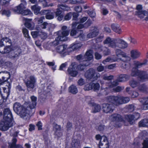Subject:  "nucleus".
<instances>
[{
    "mask_svg": "<svg viewBox=\"0 0 148 148\" xmlns=\"http://www.w3.org/2000/svg\"><path fill=\"white\" fill-rule=\"evenodd\" d=\"M58 8H60L61 9H62L64 11H68L70 10V8L68 6L65 5H58Z\"/></svg>",
    "mask_w": 148,
    "mask_h": 148,
    "instance_id": "c03bdc74",
    "label": "nucleus"
},
{
    "mask_svg": "<svg viewBox=\"0 0 148 148\" xmlns=\"http://www.w3.org/2000/svg\"><path fill=\"white\" fill-rule=\"evenodd\" d=\"M130 77V76L127 75L121 74L119 76L117 79L119 82H123L128 80Z\"/></svg>",
    "mask_w": 148,
    "mask_h": 148,
    "instance_id": "a878e982",
    "label": "nucleus"
},
{
    "mask_svg": "<svg viewBox=\"0 0 148 148\" xmlns=\"http://www.w3.org/2000/svg\"><path fill=\"white\" fill-rule=\"evenodd\" d=\"M84 57L85 60L81 61L80 63L86 67L90 65L89 61L91 60L93 58L92 51L91 50L87 51L84 55Z\"/></svg>",
    "mask_w": 148,
    "mask_h": 148,
    "instance_id": "0eeeda50",
    "label": "nucleus"
},
{
    "mask_svg": "<svg viewBox=\"0 0 148 148\" xmlns=\"http://www.w3.org/2000/svg\"><path fill=\"white\" fill-rule=\"evenodd\" d=\"M99 147L104 145V148H108L109 147L108 143L107 138L105 137H103V140L102 141L101 140L99 144Z\"/></svg>",
    "mask_w": 148,
    "mask_h": 148,
    "instance_id": "c85d7f7f",
    "label": "nucleus"
},
{
    "mask_svg": "<svg viewBox=\"0 0 148 148\" xmlns=\"http://www.w3.org/2000/svg\"><path fill=\"white\" fill-rule=\"evenodd\" d=\"M67 48L66 45H63L58 46L56 49L57 51L60 54H63L66 52Z\"/></svg>",
    "mask_w": 148,
    "mask_h": 148,
    "instance_id": "4be33fe9",
    "label": "nucleus"
},
{
    "mask_svg": "<svg viewBox=\"0 0 148 148\" xmlns=\"http://www.w3.org/2000/svg\"><path fill=\"white\" fill-rule=\"evenodd\" d=\"M135 15L141 18H143L147 14V13L146 11L142 10V6L141 5H137Z\"/></svg>",
    "mask_w": 148,
    "mask_h": 148,
    "instance_id": "9d476101",
    "label": "nucleus"
},
{
    "mask_svg": "<svg viewBox=\"0 0 148 148\" xmlns=\"http://www.w3.org/2000/svg\"><path fill=\"white\" fill-rule=\"evenodd\" d=\"M86 101L88 103V104L92 105L94 103L92 101V99L90 97L88 96L86 97Z\"/></svg>",
    "mask_w": 148,
    "mask_h": 148,
    "instance_id": "0e129e2a",
    "label": "nucleus"
},
{
    "mask_svg": "<svg viewBox=\"0 0 148 148\" xmlns=\"http://www.w3.org/2000/svg\"><path fill=\"white\" fill-rule=\"evenodd\" d=\"M104 44H107L109 47L113 48L118 47L124 49L127 47V44L124 40L120 38H111L107 37L103 41Z\"/></svg>",
    "mask_w": 148,
    "mask_h": 148,
    "instance_id": "f03ea898",
    "label": "nucleus"
},
{
    "mask_svg": "<svg viewBox=\"0 0 148 148\" xmlns=\"http://www.w3.org/2000/svg\"><path fill=\"white\" fill-rule=\"evenodd\" d=\"M77 65V63L76 62H73L68 69V73L72 77H76L78 74L77 71L74 70Z\"/></svg>",
    "mask_w": 148,
    "mask_h": 148,
    "instance_id": "ddd939ff",
    "label": "nucleus"
},
{
    "mask_svg": "<svg viewBox=\"0 0 148 148\" xmlns=\"http://www.w3.org/2000/svg\"><path fill=\"white\" fill-rule=\"evenodd\" d=\"M19 132L18 131H15L14 129H11L10 131V135L14 137H17Z\"/></svg>",
    "mask_w": 148,
    "mask_h": 148,
    "instance_id": "8fccbe9b",
    "label": "nucleus"
},
{
    "mask_svg": "<svg viewBox=\"0 0 148 148\" xmlns=\"http://www.w3.org/2000/svg\"><path fill=\"white\" fill-rule=\"evenodd\" d=\"M69 91L73 94H75L78 92L77 88L75 85H72L69 87Z\"/></svg>",
    "mask_w": 148,
    "mask_h": 148,
    "instance_id": "473e14b6",
    "label": "nucleus"
},
{
    "mask_svg": "<svg viewBox=\"0 0 148 148\" xmlns=\"http://www.w3.org/2000/svg\"><path fill=\"white\" fill-rule=\"evenodd\" d=\"M109 119L112 121L116 122V123L114 126L116 127H120L122 124L125 122L123 117L119 114L116 113L112 114L110 116Z\"/></svg>",
    "mask_w": 148,
    "mask_h": 148,
    "instance_id": "39448f33",
    "label": "nucleus"
},
{
    "mask_svg": "<svg viewBox=\"0 0 148 148\" xmlns=\"http://www.w3.org/2000/svg\"><path fill=\"white\" fill-rule=\"evenodd\" d=\"M101 50L102 51L103 53L104 56H108L110 53V51L108 48L102 47H101Z\"/></svg>",
    "mask_w": 148,
    "mask_h": 148,
    "instance_id": "f704fd0d",
    "label": "nucleus"
},
{
    "mask_svg": "<svg viewBox=\"0 0 148 148\" xmlns=\"http://www.w3.org/2000/svg\"><path fill=\"white\" fill-rule=\"evenodd\" d=\"M23 20L25 21L24 24L27 28L30 30H32L34 28L35 24L32 21L31 19H28L26 18H23Z\"/></svg>",
    "mask_w": 148,
    "mask_h": 148,
    "instance_id": "dca6fc26",
    "label": "nucleus"
},
{
    "mask_svg": "<svg viewBox=\"0 0 148 148\" xmlns=\"http://www.w3.org/2000/svg\"><path fill=\"white\" fill-rule=\"evenodd\" d=\"M118 82L119 81H118L117 79L112 82L110 86V87L113 88L118 85L119 84Z\"/></svg>",
    "mask_w": 148,
    "mask_h": 148,
    "instance_id": "338daca9",
    "label": "nucleus"
},
{
    "mask_svg": "<svg viewBox=\"0 0 148 148\" xmlns=\"http://www.w3.org/2000/svg\"><path fill=\"white\" fill-rule=\"evenodd\" d=\"M101 8L102 10V13L103 15H105L108 13V11L106 8L103 6H101Z\"/></svg>",
    "mask_w": 148,
    "mask_h": 148,
    "instance_id": "4d7b16f0",
    "label": "nucleus"
},
{
    "mask_svg": "<svg viewBox=\"0 0 148 148\" xmlns=\"http://www.w3.org/2000/svg\"><path fill=\"white\" fill-rule=\"evenodd\" d=\"M36 79L33 75L29 77L25 83L27 87V90L29 91L32 90L35 86Z\"/></svg>",
    "mask_w": 148,
    "mask_h": 148,
    "instance_id": "423d86ee",
    "label": "nucleus"
},
{
    "mask_svg": "<svg viewBox=\"0 0 148 148\" xmlns=\"http://www.w3.org/2000/svg\"><path fill=\"white\" fill-rule=\"evenodd\" d=\"M92 106H93L92 111V112L95 113L100 111L101 107L99 105L94 103Z\"/></svg>",
    "mask_w": 148,
    "mask_h": 148,
    "instance_id": "c9c22d12",
    "label": "nucleus"
},
{
    "mask_svg": "<svg viewBox=\"0 0 148 148\" xmlns=\"http://www.w3.org/2000/svg\"><path fill=\"white\" fill-rule=\"evenodd\" d=\"M130 85L134 88L138 86L139 85V82L134 80H132L129 82Z\"/></svg>",
    "mask_w": 148,
    "mask_h": 148,
    "instance_id": "79ce46f5",
    "label": "nucleus"
},
{
    "mask_svg": "<svg viewBox=\"0 0 148 148\" xmlns=\"http://www.w3.org/2000/svg\"><path fill=\"white\" fill-rule=\"evenodd\" d=\"M134 64L135 66V68L136 69L140 68L142 67V66L145 64L144 63H140L138 62H135Z\"/></svg>",
    "mask_w": 148,
    "mask_h": 148,
    "instance_id": "5fc2aeb1",
    "label": "nucleus"
},
{
    "mask_svg": "<svg viewBox=\"0 0 148 148\" xmlns=\"http://www.w3.org/2000/svg\"><path fill=\"white\" fill-rule=\"evenodd\" d=\"M82 45L80 43H77L75 42L71 47L72 49L74 50H76L80 48Z\"/></svg>",
    "mask_w": 148,
    "mask_h": 148,
    "instance_id": "a18cd8bd",
    "label": "nucleus"
},
{
    "mask_svg": "<svg viewBox=\"0 0 148 148\" xmlns=\"http://www.w3.org/2000/svg\"><path fill=\"white\" fill-rule=\"evenodd\" d=\"M10 77L9 72L6 71L0 72V84L6 82Z\"/></svg>",
    "mask_w": 148,
    "mask_h": 148,
    "instance_id": "4468645a",
    "label": "nucleus"
},
{
    "mask_svg": "<svg viewBox=\"0 0 148 148\" xmlns=\"http://www.w3.org/2000/svg\"><path fill=\"white\" fill-rule=\"evenodd\" d=\"M17 141V139L15 138H14L12 140V143L9 145V148H23L20 145L16 144Z\"/></svg>",
    "mask_w": 148,
    "mask_h": 148,
    "instance_id": "b1692460",
    "label": "nucleus"
},
{
    "mask_svg": "<svg viewBox=\"0 0 148 148\" xmlns=\"http://www.w3.org/2000/svg\"><path fill=\"white\" fill-rule=\"evenodd\" d=\"M46 19H51L54 18L53 14V12H51V11L49 12L45 16Z\"/></svg>",
    "mask_w": 148,
    "mask_h": 148,
    "instance_id": "6e6d98bb",
    "label": "nucleus"
},
{
    "mask_svg": "<svg viewBox=\"0 0 148 148\" xmlns=\"http://www.w3.org/2000/svg\"><path fill=\"white\" fill-rule=\"evenodd\" d=\"M131 56L133 59H136L138 58L140 54V53L136 50H133L130 52Z\"/></svg>",
    "mask_w": 148,
    "mask_h": 148,
    "instance_id": "393cba45",
    "label": "nucleus"
},
{
    "mask_svg": "<svg viewBox=\"0 0 148 148\" xmlns=\"http://www.w3.org/2000/svg\"><path fill=\"white\" fill-rule=\"evenodd\" d=\"M21 49L18 47L11 51L9 54V57L11 59H17L21 53Z\"/></svg>",
    "mask_w": 148,
    "mask_h": 148,
    "instance_id": "f8f14e48",
    "label": "nucleus"
},
{
    "mask_svg": "<svg viewBox=\"0 0 148 148\" xmlns=\"http://www.w3.org/2000/svg\"><path fill=\"white\" fill-rule=\"evenodd\" d=\"M113 76L112 75L107 76L105 75L103 76V79L105 80H110L113 78Z\"/></svg>",
    "mask_w": 148,
    "mask_h": 148,
    "instance_id": "680f3d73",
    "label": "nucleus"
},
{
    "mask_svg": "<svg viewBox=\"0 0 148 148\" xmlns=\"http://www.w3.org/2000/svg\"><path fill=\"white\" fill-rule=\"evenodd\" d=\"M120 105L128 102L130 100L129 97L120 96Z\"/></svg>",
    "mask_w": 148,
    "mask_h": 148,
    "instance_id": "ea45409f",
    "label": "nucleus"
},
{
    "mask_svg": "<svg viewBox=\"0 0 148 148\" xmlns=\"http://www.w3.org/2000/svg\"><path fill=\"white\" fill-rule=\"evenodd\" d=\"M22 32L25 37L27 38V40L28 41H30V37L29 36L28 31L27 29L25 28H23Z\"/></svg>",
    "mask_w": 148,
    "mask_h": 148,
    "instance_id": "4c0bfd02",
    "label": "nucleus"
},
{
    "mask_svg": "<svg viewBox=\"0 0 148 148\" xmlns=\"http://www.w3.org/2000/svg\"><path fill=\"white\" fill-rule=\"evenodd\" d=\"M92 89L94 91H96L99 90L100 88V85L98 83H92Z\"/></svg>",
    "mask_w": 148,
    "mask_h": 148,
    "instance_id": "09e8293b",
    "label": "nucleus"
},
{
    "mask_svg": "<svg viewBox=\"0 0 148 148\" xmlns=\"http://www.w3.org/2000/svg\"><path fill=\"white\" fill-rule=\"evenodd\" d=\"M120 96H110L107 97V101L114 106L120 105Z\"/></svg>",
    "mask_w": 148,
    "mask_h": 148,
    "instance_id": "1a4fd4ad",
    "label": "nucleus"
},
{
    "mask_svg": "<svg viewBox=\"0 0 148 148\" xmlns=\"http://www.w3.org/2000/svg\"><path fill=\"white\" fill-rule=\"evenodd\" d=\"M140 71L138 70L137 69L135 68L132 69L131 75L133 77H135L138 76V77L139 75V73Z\"/></svg>",
    "mask_w": 148,
    "mask_h": 148,
    "instance_id": "58836bf2",
    "label": "nucleus"
},
{
    "mask_svg": "<svg viewBox=\"0 0 148 148\" xmlns=\"http://www.w3.org/2000/svg\"><path fill=\"white\" fill-rule=\"evenodd\" d=\"M114 108V106L112 104L105 103L102 105L103 111V112L106 113H112Z\"/></svg>",
    "mask_w": 148,
    "mask_h": 148,
    "instance_id": "9b49d317",
    "label": "nucleus"
},
{
    "mask_svg": "<svg viewBox=\"0 0 148 148\" xmlns=\"http://www.w3.org/2000/svg\"><path fill=\"white\" fill-rule=\"evenodd\" d=\"M72 147L77 148L80 145V141L79 140L74 139L71 143Z\"/></svg>",
    "mask_w": 148,
    "mask_h": 148,
    "instance_id": "37998d69",
    "label": "nucleus"
},
{
    "mask_svg": "<svg viewBox=\"0 0 148 148\" xmlns=\"http://www.w3.org/2000/svg\"><path fill=\"white\" fill-rule=\"evenodd\" d=\"M138 124L139 127H148V119L142 120L139 122Z\"/></svg>",
    "mask_w": 148,
    "mask_h": 148,
    "instance_id": "2f4dec72",
    "label": "nucleus"
},
{
    "mask_svg": "<svg viewBox=\"0 0 148 148\" xmlns=\"http://www.w3.org/2000/svg\"><path fill=\"white\" fill-rule=\"evenodd\" d=\"M21 14L23 15H27L32 14V13L31 11L29 10H24L23 9Z\"/></svg>",
    "mask_w": 148,
    "mask_h": 148,
    "instance_id": "864d4df0",
    "label": "nucleus"
},
{
    "mask_svg": "<svg viewBox=\"0 0 148 148\" xmlns=\"http://www.w3.org/2000/svg\"><path fill=\"white\" fill-rule=\"evenodd\" d=\"M139 100L143 106L144 109H148V97L140 98L139 99Z\"/></svg>",
    "mask_w": 148,
    "mask_h": 148,
    "instance_id": "a211bd4d",
    "label": "nucleus"
},
{
    "mask_svg": "<svg viewBox=\"0 0 148 148\" xmlns=\"http://www.w3.org/2000/svg\"><path fill=\"white\" fill-rule=\"evenodd\" d=\"M1 46H7L8 45L11 46L12 45V42L11 40L7 37L3 38L1 39L0 42Z\"/></svg>",
    "mask_w": 148,
    "mask_h": 148,
    "instance_id": "aec40b11",
    "label": "nucleus"
},
{
    "mask_svg": "<svg viewBox=\"0 0 148 148\" xmlns=\"http://www.w3.org/2000/svg\"><path fill=\"white\" fill-rule=\"evenodd\" d=\"M99 29L95 27H91L90 28V32L87 35L88 38H92L96 37L98 34Z\"/></svg>",
    "mask_w": 148,
    "mask_h": 148,
    "instance_id": "2eb2a0df",
    "label": "nucleus"
},
{
    "mask_svg": "<svg viewBox=\"0 0 148 148\" xmlns=\"http://www.w3.org/2000/svg\"><path fill=\"white\" fill-rule=\"evenodd\" d=\"M26 3L24 1L20 3L18 5L15 7L13 9V11L18 14H21L23 9H25V5Z\"/></svg>",
    "mask_w": 148,
    "mask_h": 148,
    "instance_id": "f3484780",
    "label": "nucleus"
},
{
    "mask_svg": "<svg viewBox=\"0 0 148 148\" xmlns=\"http://www.w3.org/2000/svg\"><path fill=\"white\" fill-rule=\"evenodd\" d=\"M69 30L68 29L67 26H63L62 27L61 31L58 32V35L61 37L60 39L62 40H67V36L68 35L69 33Z\"/></svg>",
    "mask_w": 148,
    "mask_h": 148,
    "instance_id": "6e6552de",
    "label": "nucleus"
},
{
    "mask_svg": "<svg viewBox=\"0 0 148 148\" xmlns=\"http://www.w3.org/2000/svg\"><path fill=\"white\" fill-rule=\"evenodd\" d=\"M72 16V13L70 12L64 16V19L66 20H69L70 19Z\"/></svg>",
    "mask_w": 148,
    "mask_h": 148,
    "instance_id": "69168bd1",
    "label": "nucleus"
},
{
    "mask_svg": "<svg viewBox=\"0 0 148 148\" xmlns=\"http://www.w3.org/2000/svg\"><path fill=\"white\" fill-rule=\"evenodd\" d=\"M124 86H117L113 89V90L116 92H119L124 89Z\"/></svg>",
    "mask_w": 148,
    "mask_h": 148,
    "instance_id": "13d9d810",
    "label": "nucleus"
},
{
    "mask_svg": "<svg viewBox=\"0 0 148 148\" xmlns=\"http://www.w3.org/2000/svg\"><path fill=\"white\" fill-rule=\"evenodd\" d=\"M139 77L143 81L148 80V73L146 71H140Z\"/></svg>",
    "mask_w": 148,
    "mask_h": 148,
    "instance_id": "5701e85b",
    "label": "nucleus"
},
{
    "mask_svg": "<svg viewBox=\"0 0 148 148\" xmlns=\"http://www.w3.org/2000/svg\"><path fill=\"white\" fill-rule=\"evenodd\" d=\"M115 52L116 56L118 58L122 57L124 58H127V57L126 54L124 52L122 51L120 49H116Z\"/></svg>",
    "mask_w": 148,
    "mask_h": 148,
    "instance_id": "cd10ccee",
    "label": "nucleus"
},
{
    "mask_svg": "<svg viewBox=\"0 0 148 148\" xmlns=\"http://www.w3.org/2000/svg\"><path fill=\"white\" fill-rule=\"evenodd\" d=\"M81 32H82L81 30L75 29L73 28L71 32L70 35L72 36H74L75 38H77L78 36L81 34Z\"/></svg>",
    "mask_w": 148,
    "mask_h": 148,
    "instance_id": "c756f323",
    "label": "nucleus"
},
{
    "mask_svg": "<svg viewBox=\"0 0 148 148\" xmlns=\"http://www.w3.org/2000/svg\"><path fill=\"white\" fill-rule=\"evenodd\" d=\"M88 13L89 16L92 18L94 17L95 16V13L94 10L88 11Z\"/></svg>",
    "mask_w": 148,
    "mask_h": 148,
    "instance_id": "052dcab7",
    "label": "nucleus"
},
{
    "mask_svg": "<svg viewBox=\"0 0 148 148\" xmlns=\"http://www.w3.org/2000/svg\"><path fill=\"white\" fill-rule=\"evenodd\" d=\"M100 75V73L96 72L95 69L92 68L87 70L85 74V77L87 79L92 81L97 80Z\"/></svg>",
    "mask_w": 148,
    "mask_h": 148,
    "instance_id": "7ed1b4c3",
    "label": "nucleus"
},
{
    "mask_svg": "<svg viewBox=\"0 0 148 148\" xmlns=\"http://www.w3.org/2000/svg\"><path fill=\"white\" fill-rule=\"evenodd\" d=\"M112 29L116 33L120 34L121 32L120 26L117 24H112L111 25Z\"/></svg>",
    "mask_w": 148,
    "mask_h": 148,
    "instance_id": "72a5a7b5",
    "label": "nucleus"
},
{
    "mask_svg": "<svg viewBox=\"0 0 148 148\" xmlns=\"http://www.w3.org/2000/svg\"><path fill=\"white\" fill-rule=\"evenodd\" d=\"M125 118L128 122H129L130 124H132L133 123V121H136L134 119V117L133 115H126L125 116Z\"/></svg>",
    "mask_w": 148,
    "mask_h": 148,
    "instance_id": "49530a36",
    "label": "nucleus"
},
{
    "mask_svg": "<svg viewBox=\"0 0 148 148\" xmlns=\"http://www.w3.org/2000/svg\"><path fill=\"white\" fill-rule=\"evenodd\" d=\"M10 126L9 123L3 120V121L0 122V130L3 131H6L9 128L12 127Z\"/></svg>",
    "mask_w": 148,
    "mask_h": 148,
    "instance_id": "6ab92c4d",
    "label": "nucleus"
},
{
    "mask_svg": "<svg viewBox=\"0 0 148 148\" xmlns=\"http://www.w3.org/2000/svg\"><path fill=\"white\" fill-rule=\"evenodd\" d=\"M60 8H58L57 9V11L55 12L56 15V16H60L63 15L62 11L60 10Z\"/></svg>",
    "mask_w": 148,
    "mask_h": 148,
    "instance_id": "774afa93",
    "label": "nucleus"
},
{
    "mask_svg": "<svg viewBox=\"0 0 148 148\" xmlns=\"http://www.w3.org/2000/svg\"><path fill=\"white\" fill-rule=\"evenodd\" d=\"M9 93L8 92L6 91V92H3L2 93L1 92V94H0V95L2 97V99L4 100L6 99L8 97Z\"/></svg>",
    "mask_w": 148,
    "mask_h": 148,
    "instance_id": "603ef678",
    "label": "nucleus"
},
{
    "mask_svg": "<svg viewBox=\"0 0 148 148\" xmlns=\"http://www.w3.org/2000/svg\"><path fill=\"white\" fill-rule=\"evenodd\" d=\"M11 46L8 45L6 46L5 47L3 48V46L1 45L0 44V53L2 54H4L8 53L9 52L11 51Z\"/></svg>",
    "mask_w": 148,
    "mask_h": 148,
    "instance_id": "412c9836",
    "label": "nucleus"
},
{
    "mask_svg": "<svg viewBox=\"0 0 148 148\" xmlns=\"http://www.w3.org/2000/svg\"><path fill=\"white\" fill-rule=\"evenodd\" d=\"M31 101L25 102L21 105L18 102H16L13 105L14 111L21 118L27 120L29 118L30 115L33 114L35 110H33L36 105L37 98L34 96L31 97Z\"/></svg>",
    "mask_w": 148,
    "mask_h": 148,
    "instance_id": "f257e3e1",
    "label": "nucleus"
},
{
    "mask_svg": "<svg viewBox=\"0 0 148 148\" xmlns=\"http://www.w3.org/2000/svg\"><path fill=\"white\" fill-rule=\"evenodd\" d=\"M11 12L8 9H3L0 11V14L2 15H5L7 17H9L11 14Z\"/></svg>",
    "mask_w": 148,
    "mask_h": 148,
    "instance_id": "e433bc0d",
    "label": "nucleus"
},
{
    "mask_svg": "<svg viewBox=\"0 0 148 148\" xmlns=\"http://www.w3.org/2000/svg\"><path fill=\"white\" fill-rule=\"evenodd\" d=\"M92 83H90L86 84L84 87V89L85 91H88L92 89Z\"/></svg>",
    "mask_w": 148,
    "mask_h": 148,
    "instance_id": "3c124183",
    "label": "nucleus"
},
{
    "mask_svg": "<svg viewBox=\"0 0 148 148\" xmlns=\"http://www.w3.org/2000/svg\"><path fill=\"white\" fill-rule=\"evenodd\" d=\"M50 86H48L47 89L44 90L43 92V94L44 95L47 96L50 94Z\"/></svg>",
    "mask_w": 148,
    "mask_h": 148,
    "instance_id": "bf43d9fd",
    "label": "nucleus"
},
{
    "mask_svg": "<svg viewBox=\"0 0 148 148\" xmlns=\"http://www.w3.org/2000/svg\"><path fill=\"white\" fill-rule=\"evenodd\" d=\"M3 120L9 123L10 126H12L14 121L12 114L9 108L4 109L3 111Z\"/></svg>",
    "mask_w": 148,
    "mask_h": 148,
    "instance_id": "20e7f679",
    "label": "nucleus"
},
{
    "mask_svg": "<svg viewBox=\"0 0 148 148\" xmlns=\"http://www.w3.org/2000/svg\"><path fill=\"white\" fill-rule=\"evenodd\" d=\"M143 144V148H148V138H146L145 140H144Z\"/></svg>",
    "mask_w": 148,
    "mask_h": 148,
    "instance_id": "e2e57ef3",
    "label": "nucleus"
},
{
    "mask_svg": "<svg viewBox=\"0 0 148 148\" xmlns=\"http://www.w3.org/2000/svg\"><path fill=\"white\" fill-rule=\"evenodd\" d=\"M61 37L58 35V36L56 38L55 40L52 42V45H57L59 44V41H66L65 40H62L60 39Z\"/></svg>",
    "mask_w": 148,
    "mask_h": 148,
    "instance_id": "de8ad7c7",
    "label": "nucleus"
},
{
    "mask_svg": "<svg viewBox=\"0 0 148 148\" xmlns=\"http://www.w3.org/2000/svg\"><path fill=\"white\" fill-rule=\"evenodd\" d=\"M41 7L39 6L38 5H35L31 7L32 10L34 11V13L36 15L40 14V12Z\"/></svg>",
    "mask_w": 148,
    "mask_h": 148,
    "instance_id": "7c9ffc66",
    "label": "nucleus"
},
{
    "mask_svg": "<svg viewBox=\"0 0 148 148\" xmlns=\"http://www.w3.org/2000/svg\"><path fill=\"white\" fill-rule=\"evenodd\" d=\"M49 26V24L46 22H44L42 24H40L38 25L36 27V29L38 31V32L40 31L42 29H45L48 27Z\"/></svg>",
    "mask_w": 148,
    "mask_h": 148,
    "instance_id": "bb28decb",
    "label": "nucleus"
},
{
    "mask_svg": "<svg viewBox=\"0 0 148 148\" xmlns=\"http://www.w3.org/2000/svg\"><path fill=\"white\" fill-rule=\"evenodd\" d=\"M138 90L142 92H147L148 89V86L145 84H142L140 85L138 87Z\"/></svg>",
    "mask_w": 148,
    "mask_h": 148,
    "instance_id": "a19ab883",
    "label": "nucleus"
}]
</instances>
